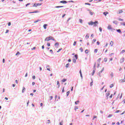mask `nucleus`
Returning a JSON list of instances; mask_svg holds the SVG:
<instances>
[{
  "label": "nucleus",
  "instance_id": "f257e3e1",
  "mask_svg": "<svg viewBox=\"0 0 125 125\" xmlns=\"http://www.w3.org/2000/svg\"><path fill=\"white\" fill-rule=\"evenodd\" d=\"M88 24L89 26H92L93 25H94V27H98V21H96L95 22L91 21L90 22H88Z\"/></svg>",
  "mask_w": 125,
  "mask_h": 125
},
{
  "label": "nucleus",
  "instance_id": "f03ea898",
  "mask_svg": "<svg viewBox=\"0 0 125 125\" xmlns=\"http://www.w3.org/2000/svg\"><path fill=\"white\" fill-rule=\"evenodd\" d=\"M52 37L49 36L48 37H46L45 39V41H47L48 42L49 41H55V40H54V39H52Z\"/></svg>",
  "mask_w": 125,
  "mask_h": 125
},
{
  "label": "nucleus",
  "instance_id": "7ed1b4c3",
  "mask_svg": "<svg viewBox=\"0 0 125 125\" xmlns=\"http://www.w3.org/2000/svg\"><path fill=\"white\" fill-rule=\"evenodd\" d=\"M107 29L108 30H110L111 32H114V31H115V29L112 28V26L110 25H108L107 26Z\"/></svg>",
  "mask_w": 125,
  "mask_h": 125
},
{
  "label": "nucleus",
  "instance_id": "20e7f679",
  "mask_svg": "<svg viewBox=\"0 0 125 125\" xmlns=\"http://www.w3.org/2000/svg\"><path fill=\"white\" fill-rule=\"evenodd\" d=\"M103 71H104V67H103L101 71H100L98 73V75L99 76L100 78H101V74H102V72H103Z\"/></svg>",
  "mask_w": 125,
  "mask_h": 125
},
{
  "label": "nucleus",
  "instance_id": "39448f33",
  "mask_svg": "<svg viewBox=\"0 0 125 125\" xmlns=\"http://www.w3.org/2000/svg\"><path fill=\"white\" fill-rule=\"evenodd\" d=\"M42 4V3H34L33 5V7H37V6H40V5Z\"/></svg>",
  "mask_w": 125,
  "mask_h": 125
},
{
  "label": "nucleus",
  "instance_id": "423d86ee",
  "mask_svg": "<svg viewBox=\"0 0 125 125\" xmlns=\"http://www.w3.org/2000/svg\"><path fill=\"white\" fill-rule=\"evenodd\" d=\"M105 95H106V99H108V98H109V96L110 95V91H108L106 92Z\"/></svg>",
  "mask_w": 125,
  "mask_h": 125
},
{
  "label": "nucleus",
  "instance_id": "0eeeda50",
  "mask_svg": "<svg viewBox=\"0 0 125 125\" xmlns=\"http://www.w3.org/2000/svg\"><path fill=\"white\" fill-rule=\"evenodd\" d=\"M93 70H96V62H95L93 66Z\"/></svg>",
  "mask_w": 125,
  "mask_h": 125
},
{
  "label": "nucleus",
  "instance_id": "6e6552de",
  "mask_svg": "<svg viewBox=\"0 0 125 125\" xmlns=\"http://www.w3.org/2000/svg\"><path fill=\"white\" fill-rule=\"evenodd\" d=\"M68 2L66 0H62L60 1V3H67Z\"/></svg>",
  "mask_w": 125,
  "mask_h": 125
},
{
  "label": "nucleus",
  "instance_id": "1a4fd4ad",
  "mask_svg": "<svg viewBox=\"0 0 125 125\" xmlns=\"http://www.w3.org/2000/svg\"><path fill=\"white\" fill-rule=\"evenodd\" d=\"M55 47H58L59 46V43H58V42H56L55 43Z\"/></svg>",
  "mask_w": 125,
  "mask_h": 125
},
{
  "label": "nucleus",
  "instance_id": "9d476101",
  "mask_svg": "<svg viewBox=\"0 0 125 125\" xmlns=\"http://www.w3.org/2000/svg\"><path fill=\"white\" fill-rule=\"evenodd\" d=\"M62 7H64V6H55V8H61Z\"/></svg>",
  "mask_w": 125,
  "mask_h": 125
},
{
  "label": "nucleus",
  "instance_id": "9b49d317",
  "mask_svg": "<svg viewBox=\"0 0 125 125\" xmlns=\"http://www.w3.org/2000/svg\"><path fill=\"white\" fill-rule=\"evenodd\" d=\"M49 67H50L49 65L47 64V65H46V69H47V70L48 71H50V68H49Z\"/></svg>",
  "mask_w": 125,
  "mask_h": 125
},
{
  "label": "nucleus",
  "instance_id": "f8f14e48",
  "mask_svg": "<svg viewBox=\"0 0 125 125\" xmlns=\"http://www.w3.org/2000/svg\"><path fill=\"white\" fill-rule=\"evenodd\" d=\"M124 61H125V58H123V59H121L120 60V63H124Z\"/></svg>",
  "mask_w": 125,
  "mask_h": 125
},
{
  "label": "nucleus",
  "instance_id": "ddd939ff",
  "mask_svg": "<svg viewBox=\"0 0 125 125\" xmlns=\"http://www.w3.org/2000/svg\"><path fill=\"white\" fill-rule=\"evenodd\" d=\"M116 31L118 33H119V34H122V30H121V29H117Z\"/></svg>",
  "mask_w": 125,
  "mask_h": 125
},
{
  "label": "nucleus",
  "instance_id": "4468645a",
  "mask_svg": "<svg viewBox=\"0 0 125 125\" xmlns=\"http://www.w3.org/2000/svg\"><path fill=\"white\" fill-rule=\"evenodd\" d=\"M25 89H26V88H25V87H23L22 90V93H24V92H25Z\"/></svg>",
  "mask_w": 125,
  "mask_h": 125
},
{
  "label": "nucleus",
  "instance_id": "2eb2a0df",
  "mask_svg": "<svg viewBox=\"0 0 125 125\" xmlns=\"http://www.w3.org/2000/svg\"><path fill=\"white\" fill-rule=\"evenodd\" d=\"M47 26V24H45L43 25V28L45 30L46 29V27Z\"/></svg>",
  "mask_w": 125,
  "mask_h": 125
},
{
  "label": "nucleus",
  "instance_id": "dca6fc26",
  "mask_svg": "<svg viewBox=\"0 0 125 125\" xmlns=\"http://www.w3.org/2000/svg\"><path fill=\"white\" fill-rule=\"evenodd\" d=\"M113 45H114V42L113 41H111L110 42V45H111V46H113Z\"/></svg>",
  "mask_w": 125,
  "mask_h": 125
},
{
  "label": "nucleus",
  "instance_id": "f3484780",
  "mask_svg": "<svg viewBox=\"0 0 125 125\" xmlns=\"http://www.w3.org/2000/svg\"><path fill=\"white\" fill-rule=\"evenodd\" d=\"M123 10H121L118 11L117 13H118L119 14H121V13H123Z\"/></svg>",
  "mask_w": 125,
  "mask_h": 125
},
{
  "label": "nucleus",
  "instance_id": "a211bd4d",
  "mask_svg": "<svg viewBox=\"0 0 125 125\" xmlns=\"http://www.w3.org/2000/svg\"><path fill=\"white\" fill-rule=\"evenodd\" d=\"M113 23L115 24L116 25H117L118 24V21H113Z\"/></svg>",
  "mask_w": 125,
  "mask_h": 125
},
{
  "label": "nucleus",
  "instance_id": "6ab92c4d",
  "mask_svg": "<svg viewBox=\"0 0 125 125\" xmlns=\"http://www.w3.org/2000/svg\"><path fill=\"white\" fill-rule=\"evenodd\" d=\"M109 13H108V12H105L103 13L104 15L105 16H106L107 14H108Z\"/></svg>",
  "mask_w": 125,
  "mask_h": 125
},
{
  "label": "nucleus",
  "instance_id": "aec40b11",
  "mask_svg": "<svg viewBox=\"0 0 125 125\" xmlns=\"http://www.w3.org/2000/svg\"><path fill=\"white\" fill-rule=\"evenodd\" d=\"M57 84L58 85V88L60 87V83H59V81H57Z\"/></svg>",
  "mask_w": 125,
  "mask_h": 125
},
{
  "label": "nucleus",
  "instance_id": "412c9836",
  "mask_svg": "<svg viewBox=\"0 0 125 125\" xmlns=\"http://www.w3.org/2000/svg\"><path fill=\"white\" fill-rule=\"evenodd\" d=\"M96 42V39H93V41L92 42V44H93V43H94V42Z\"/></svg>",
  "mask_w": 125,
  "mask_h": 125
},
{
  "label": "nucleus",
  "instance_id": "4be33fe9",
  "mask_svg": "<svg viewBox=\"0 0 125 125\" xmlns=\"http://www.w3.org/2000/svg\"><path fill=\"white\" fill-rule=\"evenodd\" d=\"M79 103H80V101H76V102H75V104L76 105H78V104H79Z\"/></svg>",
  "mask_w": 125,
  "mask_h": 125
},
{
  "label": "nucleus",
  "instance_id": "5701e85b",
  "mask_svg": "<svg viewBox=\"0 0 125 125\" xmlns=\"http://www.w3.org/2000/svg\"><path fill=\"white\" fill-rule=\"evenodd\" d=\"M70 66V63H67L66 64V65H65V67H66V68H69V66Z\"/></svg>",
  "mask_w": 125,
  "mask_h": 125
},
{
  "label": "nucleus",
  "instance_id": "b1692460",
  "mask_svg": "<svg viewBox=\"0 0 125 125\" xmlns=\"http://www.w3.org/2000/svg\"><path fill=\"white\" fill-rule=\"evenodd\" d=\"M62 83H65V82H67V79H63L62 80Z\"/></svg>",
  "mask_w": 125,
  "mask_h": 125
},
{
  "label": "nucleus",
  "instance_id": "393cba45",
  "mask_svg": "<svg viewBox=\"0 0 125 125\" xmlns=\"http://www.w3.org/2000/svg\"><path fill=\"white\" fill-rule=\"evenodd\" d=\"M79 22L81 24H83V20L80 19H79Z\"/></svg>",
  "mask_w": 125,
  "mask_h": 125
},
{
  "label": "nucleus",
  "instance_id": "a878e982",
  "mask_svg": "<svg viewBox=\"0 0 125 125\" xmlns=\"http://www.w3.org/2000/svg\"><path fill=\"white\" fill-rule=\"evenodd\" d=\"M110 76H111V78H112L113 77H114V73H113V72H111V73H110Z\"/></svg>",
  "mask_w": 125,
  "mask_h": 125
},
{
  "label": "nucleus",
  "instance_id": "bb28decb",
  "mask_svg": "<svg viewBox=\"0 0 125 125\" xmlns=\"http://www.w3.org/2000/svg\"><path fill=\"white\" fill-rule=\"evenodd\" d=\"M88 38H89V36H88V34H87L85 36V39H86V40H87V39H88Z\"/></svg>",
  "mask_w": 125,
  "mask_h": 125
},
{
  "label": "nucleus",
  "instance_id": "cd10ccee",
  "mask_svg": "<svg viewBox=\"0 0 125 125\" xmlns=\"http://www.w3.org/2000/svg\"><path fill=\"white\" fill-rule=\"evenodd\" d=\"M70 94V91H68L66 92V95L67 96H69V95Z\"/></svg>",
  "mask_w": 125,
  "mask_h": 125
},
{
  "label": "nucleus",
  "instance_id": "c85d7f7f",
  "mask_svg": "<svg viewBox=\"0 0 125 125\" xmlns=\"http://www.w3.org/2000/svg\"><path fill=\"white\" fill-rule=\"evenodd\" d=\"M97 51H98V50L97 49H95L94 51V53H97Z\"/></svg>",
  "mask_w": 125,
  "mask_h": 125
},
{
  "label": "nucleus",
  "instance_id": "c756f323",
  "mask_svg": "<svg viewBox=\"0 0 125 125\" xmlns=\"http://www.w3.org/2000/svg\"><path fill=\"white\" fill-rule=\"evenodd\" d=\"M77 109H79V107L78 106H75V111H77Z\"/></svg>",
  "mask_w": 125,
  "mask_h": 125
},
{
  "label": "nucleus",
  "instance_id": "7c9ffc66",
  "mask_svg": "<svg viewBox=\"0 0 125 125\" xmlns=\"http://www.w3.org/2000/svg\"><path fill=\"white\" fill-rule=\"evenodd\" d=\"M80 50L81 51V52H83V49L82 47H81L80 48Z\"/></svg>",
  "mask_w": 125,
  "mask_h": 125
},
{
  "label": "nucleus",
  "instance_id": "2f4dec72",
  "mask_svg": "<svg viewBox=\"0 0 125 125\" xmlns=\"http://www.w3.org/2000/svg\"><path fill=\"white\" fill-rule=\"evenodd\" d=\"M111 117H113V114H109V115L107 116L108 118H111Z\"/></svg>",
  "mask_w": 125,
  "mask_h": 125
},
{
  "label": "nucleus",
  "instance_id": "473e14b6",
  "mask_svg": "<svg viewBox=\"0 0 125 125\" xmlns=\"http://www.w3.org/2000/svg\"><path fill=\"white\" fill-rule=\"evenodd\" d=\"M72 61L73 63H76V62H77V61L75 59H73Z\"/></svg>",
  "mask_w": 125,
  "mask_h": 125
},
{
  "label": "nucleus",
  "instance_id": "72a5a7b5",
  "mask_svg": "<svg viewBox=\"0 0 125 125\" xmlns=\"http://www.w3.org/2000/svg\"><path fill=\"white\" fill-rule=\"evenodd\" d=\"M34 13H39L40 12V11H38V10H35L34 12H33Z\"/></svg>",
  "mask_w": 125,
  "mask_h": 125
},
{
  "label": "nucleus",
  "instance_id": "f704fd0d",
  "mask_svg": "<svg viewBox=\"0 0 125 125\" xmlns=\"http://www.w3.org/2000/svg\"><path fill=\"white\" fill-rule=\"evenodd\" d=\"M85 53H86V54H87V53H88V49H86L85 50Z\"/></svg>",
  "mask_w": 125,
  "mask_h": 125
},
{
  "label": "nucleus",
  "instance_id": "c9c22d12",
  "mask_svg": "<svg viewBox=\"0 0 125 125\" xmlns=\"http://www.w3.org/2000/svg\"><path fill=\"white\" fill-rule=\"evenodd\" d=\"M60 125H63V120L60 122Z\"/></svg>",
  "mask_w": 125,
  "mask_h": 125
},
{
  "label": "nucleus",
  "instance_id": "e433bc0d",
  "mask_svg": "<svg viewBox=\"0 0 125 125\" xmlns=\"http://www.w3.org/2000/svg\"><path fill=\"white\" fill-rule=\"evenodd\" d=\"M41 21V20H38L37 21H34V23H38V22H40Z\"/></svg>",
  "mask_w": 125,
  "mask_h": 125
},
{
  "label": "nucleus",
  "instance_id": "4c0bfd02",
  "mask_svg": "<svg viewBox=\"0 0 125 125\" xmlns=\"http://www.w3.org/2000/svg\"><path fill=\"white\" fill-rule=\"evenodd\" d=\"M85 4L86 5H91V4L89 3H85Z\"/></svg>",
  "mask_w": 125,
  "mask_h": 125
},
{
  "label": "nucleus",
  "instance_id": "58836bf2",
  "mask_svg": "<svg viewBox=\"0 0 125 125\" xmlns=\"http://www.w3.org/2000/svg\"><path fill=\"white\" fill-rule=\"evenodd\" d=\"M121 81L122 83H125V79H121Z\"/></svg>",
  "mask_w": 125,
  "mask_h": 125
},
{
  "label": "nucleus",
  "instance_id": "ea45409f",
  "mask_svg": "<svg viewBox=\"0 0 125 125\" xmlns=\"http://www.w3.org/2000/svg\"><path fill=\"white\" fill-rule=\"evenodd\" d=\"M119 21H124V20L123 19L118 18Z\"/></svg>",
  "mask_w": 125,
  "mask_h": 125
},
{
  "label": "nucleus",
  "instance_id": "a19ab883",
  "mask_svg": "<svg viewBox=\"0 0 125 125\" xmlns=\"http://www.w3.org/2000/svg\"><path fill=\"white\" fill-rule=\"evenodd\" d=\"M77 44V42L75 41L73 43V45L75 46V45H76Z\"/></svg>",
  "mask_w": 125,
  "mask_h": 125
},
{
  "label": "nucleus",
  "instance_id": "79ce46f5",
  "mask_svg": "<svg viewBox=\"0 0 125 125\" xmlns=\"http://www.w3.org/2000/svg\"><path fill=\"white\" fill-rule=\"evenodd\" d=\"M108 44H109L108 43V42H106V43H105V45L104 46V47H107V46H108Z\"/></svg>",
  "mask_w": 125,
  "mask_h": 125
},
{
  "label": "nucleus",
  "instance_id": "37998d69",
  "mask_svg": "<svg viewBox=\"0 0 125 125\" xmlns=\"http://www.w3.org/2000/svg\"><path fill=\"white\" fill-rule=\"evenodd\" d=\"M93 81H92V82L90 83V86H92V85H93Z\"/></svg>",
  "mask_w": 125,
  "mask_h": 125
},
{
  "label": "nucleus",
  "instance_id": "c03bdc74",
  "mask_svg": "<svg viewBox=\"0 0 125 125\" xmlns=\"http://www.w3.org/2000/svg\"><path fill=\"white\" fill-rule=\"evenodd\" d=\"M121 25H123V26H125V22H121Z\"/></svg>",
  "mask_w": 125,
  "mask_h": 125
},
{
  "label": "nucleus",
  "instance_id": "a18cd8bd",
  "mask_svg": "<svg viewBox=\"0 0 125 125\" xmlns=\"http://www.w3.org/2000/svg\"><path fill=\"white\" fill-rule=\"evenodd\" d=\"M74 57L76 58V60H77L78 59V55H75V56H74Z\"/></svg>",
  "mask_w": 125,
  "mask_h": 125
},
{
  "label": "nucleus",
  "instance_id": "49530a36",
  "mask_svg": "<svg viewBox=\"0 0 125 125\" xmlns=\"http://www.w3.org/2000/svg\"><path fill=\"white\" fill-rule=\"evenodd\" d=\"M99 30H100V32L101 33H102V28L100 27V28H99Z\"/></svg>",
  "mask_w": 125,
  "mask_h": 125
},
{
  "label": "nucleus",
  "instance_id": "de8ad7c7",
  "mask_svg": "<svg viewBox=\"0 0 125 125\" xmlns=\"http://www.w3.org/2000/svg\"><path fill=\"white\" fill-rule=\"evenodd\" d=\"M62 49V48H60V49H59L57 51V52H60V51H61V50Z\"/></svg>",
  "mask_w": 125,
  "mask_h": 125
},
{
  "label": "nucleus",
  "instance_id": "09e8293b",
  "mask_svg": "<svg viewBox=\"0 0 125 125\" xmlns=\"http://www.w3.org/2000/svg\"><path fill=\"white\" fill-rule=\"evenodd\" d=\"M99 66H100V63H98L97 68H99Z\"/></svg>",
  "mask_w": 125,
  "mask_h": 125
},
{
  "label": "nucleus",
  "instance_id": "8fccbe9b",
  "mask_svg": "<svg viewBox=\"0 0 125 125\" xmlns=\"http://www.w3.org/2000/svg\"><path fill=\"white\" fill-rule=\"evenodd\" d=\"M113 86H114V84H111L110 85V88H112V87H113Z\"/></svg>",
  "mask_w": 125,
  "mask_h": 125
},
{
  "label": "nucleus",
  "instance_id": "3c124183",
  "mask_svg": "<svg viewBox=\"0 0 125 125\" xmlns=\"http://www.w3.org/2000/svg\"><path fill=\"white\" fill-rule=\"evenodd\" d=\"M107 58H105L104 59V62H107Z\"/></svg>",
  "mask_w": 125,
  "mask_h": 125
},
{
  "label": "nucleus",
  "instance_id": "603ef678",
  "mask_svg": "<svg viewBox=\"0 0 125 125\" xmlns=\"http://www.w3.org/2000/svg\"><path fill=\"white\" fill-rule=\"evenodd\" d=\"M94 73H95V70H93L92 73V76H93L94 75Z\"/></svg>",
  "mask_w": 125,
  "mask_h": 125
},
{
  "label": "nucleus",
  "instance_id": "864d4df0",
  "mask_svg": "<svg viewBox=\"0 0 125 125\" xmlns=\"http://www.w3.org/2000/svg\"><path fill=\"white\" fill-rule=\"evenodd\" d=\"M8 32H9V30L7 29V30H6V32H5V34H7V33H8Z\"/></svg>",
  "mask_w": 125,
  "mask_h": 125
},
{
  "label": "nucleus",
  "instance_id": "5fc2aeb1",
  "mask_svg": "<svg viewBox=\"0 0 125 125\" xmlns=\"http://www.w3.org/2000/svg\"><path fill=\"white\" fill-rule=\"evenodd\" d=\"M125 50H123L122 51H121V53L123 54V53H125Z\"/></svg>",
  "mask_w": 125,
  "mask_h": 125
},
{
  "label": "nucleus",
  "instance_id": "6e6d98bb",
  "mask_svg": "<svg viewBox=\"0 0 125 125\" xmlns=\"http://www.w3.org/2000/svg\"><path fill=\"white\" fill-rule=\"evenodd\" d=\"M65 90H64V87H63L62 88V93H64Z\"/></svg>",
  "mask_w": 125,
  "mask_h": 125
},
{
  "label": "nucleus",
  "instance_id": "4d7b16f0",
  "mask_svg": "<svg viewBox=\"0 0 125 125\" xmlns=\"http://www.w3.org/2000/svg\"><path fill=\"white\" fill-rule=\"evenodd\" d=\"M32 79H33V80H36V76H35V75H34V76L32 77Z\"/></svg>",
  "mask_w": 125,
  "mask_h": 125
},
{
  "label": "nucleus",
  "instance_id": "13d9d810",
  "mask_svg": "<svg viewBox=\"0 0 125 125\" xmlns=\"http://www.w3.org/2000/svg\"><path fill=\"white\" fill-rule=\"evenodd\" d=\"M50 52L52 54H53V51L52 50H50Z\"/></svg>",
  "mask_w": 125,
  "mask_h": 125
},
{
  "label": "nucleus",
  "instance_id": "bf43d9fd",
  "mask_svg": "<svg viewBox=\"0 0 125 125\" xmlns=\"http://www.w3.org/2000/svg\"><path fill=\"white\" fill-rule=\"evenodd\" d=\"M30 4H31V3H28L26 4L25 5L26 7H27V6H28V5H30Z\"/></svg>",
  "mask_w": 125,
  "mask_h": 125
},
{
  "label": "nucleus",
  "instance_id": "052dcab7",
  "mask_svg": "<svg viewBox=\"0 0 125 125\" xmlns=\"http://www.w3.org/2000/svg\"><path fill=\"white\" fill-rule=\"evenodd\" d=\"M89 13H90V15H93V13H92V12L90 11Z\"/></svg>",
  "mask_w": 125,
  "mask_h": 125
},
{
  "label": "nucleus",
  "instance_id": "680f3d73",
  "mask_svg": "<svg viewBox=\"0 0 125 125\" xmlns=\"http://www.w3.org/2000/svg\"><path fill=\"white\" fill-rule=\"evenodd\" d=\"M96 118H97V116H94L93 118V120H94V119H96Z\"/></svg>",
  "mask_w": 125,
  "mask_h": 125
},
{
  "label": "nucleus",
  "instance_id": "e2e57ef3",
  "mask_svg": "<svg viewBox=\"0 0 125 125\" xmlns=\"http://www.w3.org/2000/svg\"><path fill=\"white\" fill-rule=\"evenodd\" d=\"M18 54H20V52L19 51L17 52V53L16 54V55L17 56Z\"/></svg>",
  "mask_w": 125,
  "mask_h": 125
},
{
  "label": "nucleus",
  "instance_id": "0e129e2a",
  "mask_svg": "<svg viewBox=\"0 0 125 125\" xmlns=\"http://www.w3.org/2000/svg\"><path fill=\"white\" fill-rule=\"evenodd\" d=\"M100 61H101V58H99V59L98 60V62H100Z\"/></svg>",
  "mask_w": 125,
  "mask_h": 125
},
{
  "label": "nucleus",
  "instance_id": "69168bd1",
  "mask_svg": "<svg viewBox=\"0 0 125 125\" xmlns=\"http://www.w3.org/2000/svg\"><path fill=\"white\" fill-rule=\"evenodd\" d=\"M113 97V94H111V95L109 96V98H112Z\"/></svg>",
  "mask_w": 125,
  "mask_h": 125
},
{
  "label": "nucleus",
  "instance_id": "338daca9",
  "mask_svg": "<svg viewBox=\"0 0 125 125\" xmlns=\"http://www.w3.org/2000/svg\"><path fill=\"white\" fill-rule=\"evenodd\" d=\"M47 124H50V120H47Z\"/></svg>",
  "mask_w": 125,
  "mask_h": 125
},
{
  "label": "nucleus",
  "instance_id": "774afa93",
  "mask_svg": "<svg viewBox=\"0 0 125 125\" xmlns=\"http://www.w3.org/2000/svg\"><path fill=\"white\" fill-rule=\"evenodd\" d=\"M47 46H50V43H47Z\"/></svg>",
  "mask_w": 125,
  "mask_h": 125
}]
</instances>
